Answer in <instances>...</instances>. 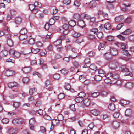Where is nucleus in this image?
Segmentation results:
<instances>
[{
  "label": "nucleus",
  "instance_id": "7",
  "mask_svg": "<svg viewBox=\"0 0 134 134\" xmlns=\"http://www.w3.org/2000/svg\"><path fill=\"white\" fill-rule=\"evenodd\" d=\"M110 52L111 55L113 56H116L118 54V51L117 49L114 48H112L110 49Z\"/></svg>",
  "mask_w": 134,
  "mask_h": 134
},
{
  "label": "nucleus",
  "instance_id": "15",
  "mask_svg": "<svg viewBox=\"0 0 134 134\" xmlns=\"http://www.w3.org/2000/svg\"><path fill=\"white\" fill-rule=\"evenodd\" d=\"M104 52L102 53V54H104V57L107 60H109L111 59V55L109 53H105V51Z\"/></svg>",
  "mask_w": 134,
  "mask_h": 134
},
{
  "label": "nucleus",
  "instance_id": "38",
  "mask_svg": "<svg viewBox=\"0 0 134 134\" xmlns=\"http://www.w3.org/2000/svg\"><path fill=\"white\" fill-rule=\"evenodd\" d=\"M65 38V37L64 35L60 36L57 39V41L62 42V41H63Z\"/></svg>",
  "mask_w": 134,
  "mask_h": 134
},
{
  "label": "nucleus",
  "instance_id": "14",
  "mask_svg": "<svg viewBox=\"0 0 134 134\" xmlns=\"http://www.w3.org/2000/svg\"><path fill=\"white\" fill-rule=\"evenodd\" d=\"M77 57V55H76L75 56H72L71 55H69V57H65L63 58V60L65 62H68L69 61V58H71L72 59H74L76 58Z\"/></svg>",
  "mask_w": 134,
  "mask_h": 134
},
{
  "label": "nucleus",
  "instance_id": "25",
  "mask_svg": "<svg viewBox=\"0 0 134 134\" xmlns=\"http://www.w3.org/2000/svg\"><path fill=\"white\" fill-rule=\"evenodd\" d=\"M74 66L75 68H78L80 66V65L79 62L75 60L73 62Z\"/></svg>",
  "mask_w": 134,
  "mask_h": 134
},
{
  "label": "nucleus",
  "instance_id": "13",
  "mask_svg": "<svg viewBox=\"0 0 134 134\" xmlns=\"http://www.w3.org/2000/svg\"><path fill=\"white\" fill-rule=\"evenodd\" d=\"M129 103V101L124 99H121L120 100V104L122 106H124L125 105L128 104Z\"/></svg>",
  "mask_w": 134,
  "mask_h": 134
},
{
  "label": "nucleus",
  "instance_id": "21",
  "mask_svg": "<svg viewBox=\"0 0 134 134\" xmlns=\"http://www.w3.org/2000/svg\"><path fill=\"white\" fill-rule=\"evenodd\" d=\"M17 85V83L15 82H9V87L13 88L16 87Z\"/></svg>",
  "mask_w": 134,
  "mask_h": 134
},
{
  "label": "nucleus",
  "instance_id": "1",
  "mask_svg": "<svg viewBox=\"0 0 134 134\" xmlns=\"http://www.w3.org/2000/svg\"><path fill=\"white\" fill-rule=\"evenodd\" d=\"M97 29H92L90 30V33L88 35V37L90 40H93L95 38V34L97 32Z\"/></svg>",
  "mask_w": 134,
  "mask_h": 134
},
{
  "label": "nucleus",
  "instance_id": "40",
  "mask_svg": "<svg viewBox=\"0 0 134 134\" xmlns=\"http://www.w3.org/2000/svg\"><path fill=\"white\" fill-rule=\"evenodd\" d=\"M69 24L70 26L73 27L75 25L76 23L74 20H71L69 22Z\"/></svg>",
  "mask_w": 134,
  "mask_h": 134
},
{
  "label": "nucleus",
  "instance_id": "54",
  "mask_svg": "<svg viewBox=\"0 0 134 134\" xmlns=\"http://www.w3.org/2000/svg\"><path fill=\"white\" fill-rule=\"evenodd\" d=\"M108 93V92L105 91H103L102 92L101 94L103 97H105L107 96Z\"/></svg>",
  "mask_w": 134,
  "mask_h": 134
},
{
  "label": "nucleus",
  "instance_id": "49",
  "mask_svg": "<svg viewBox=\"0 0 134 134\" xmlns=\"http://www.w3.org/2000/svg\"><path fill=\"white\" fill-rule=\"evenodd\" d=\"M117 37L118 38L121 40L125 41V38L121 35L117 36Z\"/></svg>",
  "mask_w": 134,
  "mask_h": 134
},
{
  "label": "nucleus",
  "instance_id": "17",
  "mask_svg": "<svg viewBox=\"0 0 134 134\" xmlns=\"http://www.w3.org/2000/svg\"><path fill=\"white\" fill-rule=\"evenodd\" d=\"M124 19V16L121 15L115 17V20L116 21L119 22L121 21Z\"/></svg>",
  "mask_w": 134,
  "mask_h": 134
},
{
  "label": "nucleus",
  "instance_id": "47",
  "mask_svg": "<svg viewBox=\"0 0 134 134\" xmlns=\"http://www.w3.org/2000/svg\"><path fill=\"white\" fill-rule=\"evenodd\" d=\"M104 76L107 78H109L110 77L111 79V78L112 77L113 74L111 72H109L107 74Z\"/></svg>",
  "mask_w": 134,
  "mask_h": 134
},
{
  "label": "nucleus",
  "instance_id": "53",
  "mask_svg": "<svg viewBox=\"0 0 134 134\" xmlns=\"http://www.w3.org/2000/svg\"><path fill=\"white\" fill-rule=\"evenodd\" d=\"M91 113L94 115H98V112L96 110H93L91 111Z\"/></svg>",
  "mask_w": 134,
  "mask_h": 134
},
{
  "label": "nucleus",
  "instance_id": "35",
  "mask_svg": "<svg viewBox=\"0 0 134 134\" xmlns=\"http://www.w3.org/2000/svg\"><path fill=\"white\" fill-rule=\"evenodd\" d=\"M51 123L52 125H58L59 124V121L58 119H53L52 120Z\"/></svg>",
  "mask_w": 134,
  "mask_h": 134
},
{
  "label": "nucleus",
  "instance_id": "22",
  "mask_svg": "<svg viewBox=\"0 0 134 134\" xmlns=\"http://www.w3.org/2000/svg\"><path fill=\"white\" fill-rule=\"evenodd\" d=\"M75 100L76 102L77 103L81 102L80 104H82V102L83 100V98H81L79 96L78 97H76L75 98Z\"/></svg>",
  "mask_w": 134,
  "mask_h": 134
},
{
  "label": "nucleus",
  "instance_id": "18",
  "mask_svg": "<svg viewBox=\"0 0 134 134\" xmlns=\"http://www.w3.org/2000/svg\"><path fill=\"white\" fill-rule=\"evenodd\" d=\"M104 28L108 30L111 29V24L108 22L106 23L104 25Z\"/></svg>",
  "mask_w": 134,
  "mask_h": 134
},
{
  "label": "nucleus",
  "instance_id": "3",
  "mask_svg": "<svg viewBox=\"0 0 134 134\" xmlns=\"http://www.w3.org/2000/svg\"><path fill=\"white\" fill-rule=\"evenodd\" d=\"M90 104V100L88 98L85 99L83 101V102L82 104H79V106L80 107H84L85 106H88Z\"/></svg>",
  "mask_w": 134,
  "mask_h": 134
},
{
  "label": "nucleus",
  "instance_id": "19",
  "mask_svg": "<svg viewBox=\"0 0 134 134\" xmlns=\"http://www.w3.org/2000/svg\"><path fill=\"white\" fill-rule=\"evenodd\" d=\"M77 24L79 26L83 28L85 26V23L82 20H79Z\"/></svg>",
  "mask_w": 134,
  "mask_h": 134
},
{
  "label": "nucleus",
  "instance_id": "9",
  "mask_svg": "<svg viewBox=\"0 0 134 134\" xmlns=\"http://www.w3.org/2000/svg\"><path fill=\"white\" fill-rule=\"evenodd\" d=\"M22 70L25 74H28L31 71V68L30 67H25L22 69Z\"/></svg>",
  "mask_w": 134,
  "mask_h": 134
},
{
  "label": "nucleus",
  "instance_id": "26",
  "mask_svg": "<svg viewBox=\"0 0 134 134\" xmlns=\"http://www.w3.org/2000/svg\"><path fill=\"white\" fill-rule=\"evenodd\" d=\"M36 91L37 89L35 88H31L29 90V94L30 95H32Z\"/></svg>",
  "mask_w": 134,
  "mask_h": 134
},
{
  "label": "nucleus",
  "instance_id": "45",
  "mask_svg": "<svg viewBox=\"0 0 134 134\" xmlns=\"http://www.w3.org/2000/svg\"><path fill=\"white\" fill-rule=\"evenodd\" d=\"M41 101L38 100L35 103V106L37 107H38L41 105Z\"/></svg>",
  "mask_w": 134,
  "mask_h": 134
},
{
  "label": "nucleus",
  "instance_id": "41",
  "mask_svg": "<svg viewBox=\"0 0 134 134\" xmlns=\"http://www.w3.org/2000/svg\"><path fill=\"white\" fill-rule=\"evenodd\" d=\"M105 82L107 84H111V80L110 78H106L104 80Z\"/></svg>",
  "mask_w": 134,
  "mask_h": 134
},
{
  "label": "nucleus",
  "instance_id": "8",
  "mask_svg": "<svg viewBox=\"0 0 134 134\" xmlns=\"http://www.w3.org/2000/svg\"><path fill=\"white\" fill-rule=\"evenodd\" d=\"M106 42H101L98 46V49L99 50H103L107 46L106 43Z\"/></svg>",
  "mask_w": 134,
  "mask_h": 134
},
{
  "label": "nucleus",
  "instance_id": "12",
  "mask_svg": "<svg viewBox=\"0 0 134 134\" xmlns=\"http://www.w3.org/2000/svg\"><path fill=\"white\" fill-rule=\"evenodd\" d=\"M18 130L16 129L12 128L9 129V134H15L18 132Z\"/></svg>",
  "mask_w": 134,
  "mask_h": 134
},
{
  "label": "nucleus",
  "instance_id": "51",
  "mask_svg": "<svg viewBox=\"0 0 134 134\" xmlns=\"http://www.w3.org/2000/svg\"><path fill=\"white\" fill-rule=\"evenodd\" d=\"M35 4L36 5V8H41L42 7V5L41 3H39L38 2H36L35 3Z\"/></svg>",
  "mask_w": 134,
  "mask_h": 134
},
{
  "label": "nucleus",
  "instance_id": "29",
  "mask_svg": "<svg viewBox=\"0 0 134 134\" xmlns=\"http://www.w3.org/2000/svg\"><path fill=\"white\" fill-rule=\"evenodd\" d=\"M27 30L26 28H23L21 29L20 32L21 34L25 35L27 33Z\"/></svg>",
  "mask_w": 134,
  "mask_h": 134
},
{
  "label": "nucleus",
  "instance_id": "31",
  "mask_svg": "<svg viewBox=\"0 0 134 134\" xmlns=\"http://www.w3.org/2000/svg\"><path fill=\"white\" fill-rule=\"evenodd\" d=\"M15 72L13 70L10 69H9V77L13 76L15 75Z\"/></svg>",
  "mask_w": 134,
  "mask_h": 134
},
{
  "label": "nucleus",
  "instance_id": "27",
  "mask_svg": "<svg viewBox=\"0 0 134 134\" xmlns=\"http://www.w3.org/2000/svg\"><path fill=\"white\" fill-rule=\"evenodd\" d=\"M131 110L130 109H127L125 111V115L126 116H129L131 115Z\"/></svg>",
  "mask_w": 134,
  "mask_h": 134
},
{
  "label": "nucleus",
  "instance_id": "56",
  "mask_svg": "<svg viewBox=\"0 0 134 134\" xmlns=\"http://www.w3.org/2000/svg\"><path fill=\"white\" fill-rule=\"evenodd\" d=\"M53 77L54 79L57 80L60 77V75L58 74H55L53 76Z\"/></svg>",
  "mask_w": 134,
  "mask_h": 134
},
{
  "label": "nucleus",
  "instance_id": "58",
  "mask_svg": "<svg viewBox=\"0 0 134 134\" xmlns=\"http://www.w3.org/2000/svg\"><path fill=\"white\" fill-rule=\"evenodd\" d=\"M81 35V34L77 32H75L74 34H73V36L74 37H79Z\"/></svg>",
  "mask_w": 134,
  "mask_h": 134
},
{
  "label": "nucleus",
  "instance_id": "62",
  "mask_svg": "<svg viewBox=\"0 0 134 134\" xmlns=\"http://www.w3.org/2000/svg\"><path fill=\"white\" fill-rule=\"evenodd\" d=\"M124 24L123 23L119 24L117 26V29L119 30L123 26Z\"/></svg>",
  "mask_w": 134,
  "mask_h": 134
},
{
  "label": "nucleus",
  "instance_id": "50",
  "mask_svg": "<svg viewBox=\"0 0 134 134\" xmlns=\"http://www.w3.org/2000/svg\"><path fill=\"white\" fill-rule=\"evenodd\" d=\"M20 104V102H15L13 103V106L17 108L19 106Z\"/></svg>",
  "mask_w": 134,
  "mask_h": 134
},
{
  "label": "nucleus",
  "instance_id": "10",
  "mask_svg": "<svg viewBox=\"0 0 134 134\" xmlns=\"http://www.w3.org/2000/svg\"><path fill=\"white\" fill-rule=\"evenodd\" d=\"M120 125V122L117 121H114L112 123V125L113 127L115 129H117L118 128Z\"/></svg>",
  "mask_w": 134,
  "mask_h": 134
},
{
  "label": "nucleus",
  "instance_id": "42",
  "mask_svg": "<svg viewBox=\"0 0 134 134\" xmlns=\"http://www.w3.org/2000/svg\"><path fill=\"white\" fill-rule=\"evenodd\" d=\"M20 55V53L19 52L15 51L13 56L15 58H17L19 57Z\"/></svg>",
  "mask_w": 134,
  "mask_h": 134
},
{
  "label": "nucleus",
  "instance_id": "55",
  "mask_svg": "<svg viewBox=\"0 0 134 134\" xmlns=\"http://www.w3.org/2000/svg\"><path fill=\"white\" fill-rule=\"evenodd\" d=\"M55 23V20L53 18H51L49 20V23L51 25H53Z\"/></svg>",
  "mask_w": 134,
  "mask_h": 134
},
{
  "label": "nucleus",
  "instance_id": "61",
  "mask_svg": "<svg viewBox=\"0 0 134 134\" xmlns=\"http://www.w3.org/2000/svg\"><path fill=\"white\" fill-rule=\"evenodd\" d=\"M129 40L131 41H134V35L129 36L128 37Z\"/></svg>",
  "mask_w": 134,
  "mask_h": 134
},
{
  "label": "nucleus",
  "instance_id": "34",
  "mask_svg": "<svg viewBox=\"0 0 134 134\" xmlns=\"http://www.w3.org/2000/svg\"><path fill=\"white\" fill-rule=\"evenodd\" d=\"M102 76L99 75H96L94 77L95 80L97 81H100L102 78Z\"/></svg>",
  "mask_w": 134,
  "mask_h": 134
},
{
  "label": "nucleus",
  "instance_id": "6",
  "mask_svg": "<svg viewBox=\"0 0 134 134\" xmlns=\"http://www.w3.org/2000/svg\"><path fill=\"white\" fill-rule=\"evenodd\" d=\"M115 44L118 47L124 50L126 48V45L124 43L121 42H117L116 43H115Z\"/></svg>",
  "mask_w": 134,
  "mask_h": 134
},
{
  "label": "nucleus",
  "instance_id": "39",
  "mask_svg": "<svg viewBox=\"0 0 134 134\" xmlns=\"http://www.w3.org/2000/svg\"><path fill=\"white\" fill-rule=\"evenodd\" d=\"M97 32L96 35L97 37L99 38H102L103 36V34L102 32Z\"/></svg>",
  "mask_w": 134,
  "mask_h": 134
},
{
  "label": "nucleus",
  "instance_id": "43",
  "mask_svg": "<svg viewBox=\"0 0 134 134\" xmlns=\"http://www.w3.org/2000/svg\"><path fill=\"white\" fill-rule=\"evenodd\" d=\"M29 8L32 11L36 8V5L35 4H30L29 5Z\"/></svg>",
  "mask_w": 134,
  "mask_h": 134
},
{
  "label": "nucleus",
  "instance_id": "63",
  "mask_svg": "<svg viewBox=\"0 0 134 134\" xmlns=\"http://www.w3.org/2000/svg\"><path fill=\"white\" fill-rule=\"evenodd\" d=\"M34 98L33 96H31L28 98V101L30 102L34 101Z\"/></svg>",
  "mask_w": 134,
  "mask_h": 134
},
{
  "label": "nucleus",
  "instance_id": "33",
  "mask_svg": "<svg viewBox=\"0 0 134 134\" xmlns=\"http://www.w3.org/2000/svg\"><path fill=\"white\" fill-rule=\"evenodd\" d=\"M21 22V19L20 18L17 17L15 19V23L17 24H20Z\"/></svg>",
  "mask_w": 134,
  "mask_h": 134
},
{
  "label": "nucleus",
  "instance_id": "5",
  "mask_svg": "<svg viewBox=\"0 0 134 134\" xmlns=\"http://www.w3.org/2000/svg\"><path fill=\"white\" fill-rule=\"evenodd\" d=\"M125 87L128 89H131L134 87V83L131 82H127L125 85Z\"/></svg>",
  "mask_w": 134,
  "mask_h": 134
},
{
  "label": "nucleus",
  "instance_id": "60",
  "mask_svg": "<svg viewBox=\"0 0 134 134\" xmlns=\"http://www.w3.org/2000/svg\"><path fill=\"white\" fill-rule=\"evenodd\" d=\"M69 24H64L63 26V27L65 30H68V29L69 27Z\"/></svg>",
  "mask_w": 134,
  "mask_h": 134
},
{
  "label": "nucleus",
  "instance_id": "59",
  "mask_svg": "<svg viewBox=\"0 0 134 134\" xmlns=\"http://www.w3.org/2000/svg\"><path fill=\"white\" fill-rule=\"evenodd\" d=\"M2 121L4 124H7L8 122V119L6 118H4L2 120Z\"/></svg>",
  "mask_w": 134,
  "mask_h": 134
},
{
  "label": "nucleus",
  "instance_id": "30",
  "mask_svg": "<svg viewBox=\"0 0 134 134\" xmlns=\"http://www.w3.org/2000/svg\"><path fill=\"white\" fill-rule=\"evenodd\" d=\"M108 107L109 109L111 110H113L115 109V105L113 103H110Z\"/></svg>",
  "mask_w": 134,
  "mask_h": 134
},
{
  "label": "nucleus",
  "instance_id": "28",
  "mask_svg": "<svg viewBox=\"0 0 134 134\" xmlns=\"http://www.w3.org/2000/svg\"><path fill=\"white\" fill-rule=\"evenodd\" d=\"M107 40L109 41H115L114 36H109L107 37Z\"/></svg>",
  "mask_w": 134,
  "mask_h": 134
},
{
  "label": "nucleus",
  "instance_id": "44",
  "mask_svg": "<svg viewBox=\"0 0 134 134\" xmlns=\"http://www.w3.org/2000/svg\"><path fill=\"white\" fill-rule=\"evenodd\" d=\"M122 52L124 54L127 56H130V54L129 53L128 51L127 50L124 49L122 51Z\"/></svg>",
  "mask_w": 134,
  "mask_h": 134
},
{
  "label": "nucleus",
  "instance_id": "20",
  "mask_svg": "<svg viewBox=\"0 0 134 134\" xmlns=\"http://www.w3.org/2000/svg\"><path fill=\"white\" fill-rule=\"evenodd\" d=\"M10 14H9V18L10 19L12 18L13 16H14L16 14V12L14 10H10Z\"/></svg>",
  "mask_w": 134,
  "mask_h": 134
},
{
  "label": "nucleus",
  "instance_id": "37",
  "mask_svg": "<svg viewBox=\"0 0 134 134\" xmlns=\"http://www.w3.org/2000/svg\"><path fill=\"white\" fill-rule=\"evenodd\" d=\"M36 122V120L34 118H31L29 120V123L30 125L34 124Z\"/></svg>",
  "mask_w": 134,
  "mask_h": 134
},
{
  "label": "nucleus",
  "instance_id": "46",
  "mask_svg": "<svg viewBox=\"0 0 134 134\" xmlns=\"http://www.w3.org/2000/svg\"><path fill=\"white\" fill-rule=\"evenodd\" d=\"M77 42H83L85 41V38L84 37L82 36H81L77 39Z\"/></svg>",
  "mask_w": 134,
  "mask_h": 134
},
{
  "label": "nucleus",
  "instance_id": "36",
  "mask_svg": "<svg viewBox=\"0 0 134 134\" xmlns=\"http://www.w3.org/2000/svg\"><path fill=\"white\" fill-rule=\"evenodd\" d=\"M60 71L62 74L64 75L67 74L68 72V71L65 68H63Z\"/></svg>",
  "mask_w": 134,
  "mask_h": 134
},
{
  "label": "nucleus",
  "instance_id": "52",
  "mask_svg": "<svg viewBox=\"0 0 134 134\" xmlns=\"http://www.w3.org/2000/svg\"><path fill=\"white\" fill-rule=\"evenodd\" d=\"M52 37L51 35H47L46 36L45 41H50V39Z\"/></svg>",
  "mask_w": 134,
  "mask_h": 134
},
{
  "label": "nucleus",
  "instance_id": "24",
  "mask_svg": "<svg viewBox=\"0 0 134 134\" xmlns=\"http://www.w3.org/2000/svg\"><path fill=\"white\" fill-rule=\"evenodd\" d=\"M132 32V30L130 29H128L122 33L125 35H128L130 34Z\"/></svg>",
  "mask_w": 134,
  "mask_h": 134
},
{
  "label": "nucleus",
  "instance_id": "16",
  "mask_svg": "<svg viewBox=\"0 0 134 134\" xmlns=\"http://www.w3.org/2000/svg\"><path fill=\"white\" fill-rule=\"evenodd\" d=\"M40 49L38 48H36V49H35L34 48H32L31 49V52L35 54H36L38 53L40 51ZM31 53V52H29L27 53L26 54H24V55H26L28 54H29Z\"/></svg>",
  "mask_w": 134,
  "mask_h": 134
},
{
  "label": "nucleus",
  "instance_id": "57",
  "mask_svg": "<svg viewBox=\"0 0 134 134\" xmlns=\"http://www.w3.org/2000/svg\"><path fill=\"white\" fill-rule=\"evenodd\" d=\"M29 81V79L27 77H24L22 80V81L23 83H28Z\"/></svg>",
  "mask_w": 134,
  "mask_h": 134
},
{
  "label": "nucleus",
  "instance_id": "23",
  "mask_svg": "<svg viewBox=\"0 0 134 134\" xmlns=\"http://www.w3.org/2000/svg\"><path fill=\"white\" fill-rule=\"evenodd\" d=\"M96 5V3L94 0L91 1L89 3V6L90 8L91 7H95Z\"/></svg>",
  "mask_w": 134,
  "mask_h": 134
},
{
  "label": "nucleus",
  "instance_id": "64",
  "mask_svg": "<svg viewBox=\"0 0 134 134\" xmlns=\"http://www.w3.org/2000/svg\"><path fill=\"white\" fill-rule=\"evenodd\" d=\"M79 97L81 98H83L85 95V94L83 92H80L78 95Z\"/></svg>",
  "mask_w": 134,
  "mask_h": 134
},
{
  "label": "nucleus",
  "instance_id": "4",
  "mask_svg": "<svg viewBox=\"0 0 134 134\" xmlns=\"http://www.w3.org/2000/svg\"><path fill=\"white\" fill-rule=\"evenodd\" d=\"M119 66V64L117 62H111L109 64L110 68L112 69H115Z\"/></svg>",
  "mask_w": 134,
  "mask_h": 134
},
{
  "label": "nucleus",
  "instance_id": "32",
  "mask_svg": "<svg viewBox=\"0 0 134 134\" xmlns=\"http://www.w3.org/2000/svg\"><path fill=\"white\" fill-rule=\"evenodd\" d=\"M90 69L93 70H96L97 69V67L94 64H92L89 66Z\"/></svg>",
  "mask_w": 134,
  "mask_h": 134
},
{
  "label": "nucleus",
  "instance_id": "48",
  "mask_svg": "<svg viewBox=\"0 0 134 134\" xmlns=\"http://www.w3.org/2000/svg\"><path fill=\"white\" fill-rule=\"evenodd\" d=\"M65 96V94L64 93H61L59 94L58 96V99H61L63 98Z\"/></svg>",
  "mask_w": 134,
  "mask_h": 134
},
{
  "label": "nucleus",
  "instance_id": "2",
  "mask_svg": "<svg viewBox=\"0 0 134 134\" xmlns=\"http://www.w3.org/2000/svg\"><path fill=\"white\" fill-rule=\"evenodd\" d=\"M23 119L21 118H17L14 119L12 121V122L14 124H20L23 122Z\"/></svg>",
  "mask_w": 134,
  "mask_h": 134
},
{
  "label": "nucleus",
  "instance_id": "11",
  "mask_svg": "<svg viewBox=\"0 0 134 134\" xmlns=\"http://www.w3.org/2000/svg\"><path fill=\"white\" fill-rule=\"evenodd\" d=\"M121 71L123 72H129V69L127 68L125 65H122L121 66Z\"/></svg>",
  "mask_w": 134,
  "mask_h": 134
}]
</instances>
